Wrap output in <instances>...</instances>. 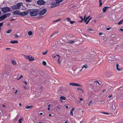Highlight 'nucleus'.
Masks as SVG:
<instances>
[{
    "label": "nucleus",
    "instance_id": "obj_29",
    "mask_svg": "<svg viewBox=\"0 0 123 123\" xmlns=\"http://www.w3.org/2000/svg\"><path fill=\"white\" fill-rule=\"evenodd\" d=\"M120 106L122 107H123V102L121 103L120 104Z\"/></svg>",
    "mask_w": 123,
    "mask_h": 123
},
{
    "label": "nucleus",
    "instance_id": "obj_55",
    "mask_svg": "<svg viewBox=\"0 0 123 123\" xmlns=\"http://www.w3.org/2000/svg\"><path fill=\"white\" fill-rule=\"evenodd\" d=\"M68 122L67 121H66L65 122H64L63 123H67Z\"/></svg>",
    "mask_w": 123,
    "mask_h": 123
},
{
    "label": "nucleus",
    "instance_id": "obj_12",
    "mask_svg": "<svg viewBox=\"0 0 123 123\" xmlns=\"http://www.w3.org/2000/svg\"><path fill=\"white\" fill-rule=\"evenodd\" d=\"M11 15V14L9 13H6L4 15V16L5 17V18L7 17H9Z\"/></svg>",
    "mask_w": 123,
    "mask_h": 123
},
{
    "label": "nucleus",
    "instance_id": "obj_18",
    "mask_svg": "<svg viewBox=\"0 0 123 123\" xmlns=\"http://www.w3.org/2000/svg\"><path fill=\"white\" fill-rule=\"evenodd\" d=\"M60 99L61 100H65V98L64 97L62 96L60 97Z\"/></svg>",
    "mask_w": 123,
    "mask_h": 123
},
{
    "label": "nucleus",
    "instance_id": "obj_61",
    "mask_svg": "<svg viewBox=\"0 0 123 123\" xmlns=\"http://www.w3.org/2000/svg\"><path fill=\"white\" fill-rule=\"evenodd\" d=\"M49 116H51V115L50 114H49Z\"/></svg>",
    "mask_w": 123,
    "mask_h": 123
},
{
    "label": "nucleus",
    "instance_id": "obj_49",
    "mask_svg": "<svg viewBox=\"0 0 123 123\" xmlns=\"http://www.w3.org/2000/svg\"><path fill=\"white\" fill-rule=\"evenodd\" d=\"M120 30L122 31H123V29H120Z\"/></svg>",
    "mask_w": 123,
    "mask_h": 123
},
{
    "label": "nucleus",
    "instance_id": "obj_57",
    "mask_svg": "<svg viewBox=\"0 0 123 123\" xmlns=\"http://www.w3.org/2000/svg\"><path fill=\"white\" fill-rule=\"evenodd\" d=\"M50 108L48 107V110H50Z\"/></svg>",
    "mask_w": 123,
    "mask_h": 123
},
{
    "label": "nucleus",
    "instance_id": "obj_44",
    "mask_svg": "<svg viewBox=\"0 0 123 123\" xmlns=\"http://www.w3.org/2000/svg\"><path fill=\"white\" fill-rule=\"evenodd\" d=\"M99 35H102V33L101 32H99Z\"/></svg>",
    "mask_w": 123,
    "mask_h": 123
},
{
    "label": "nucleus",
    "instance_id": "obj_38",
    "mask_svg": "<svg viewBox=\"0 0 123 123\" xmlns=\"http://www.w3.org/2000/svg\"><path fill=\"white\" fill-rule=\"evenodd\" d=\"M67 20L68 21H69L70 22V21H71V19L69 18H67Z\"/></svg>",
    "mask_w": 123,
    "mask_h": 123
},
{
    "label": "nucleus",
    "instance_id": "obj_5",
    "mask_svg": "<svg viewBox=\"0 0 123 123\" xmlns=\"http://www.w3.org/2000/svg\"><path fill=\"white\" fill-rule=\"evenodd\" d=\"M90 16H89L86 18H86V15H85L84 16V21H85V22L86 23V24H87L88 23L89 20L91 19L92 18H91L88 19V18L90 17Z\"/></svg>",
    "mask_w": 123,
    "mask_h": 123
},
{
    "label": "nucleus",
    "instance_id": "obj_6",
    "mask_svg": "<svg viewBox=\"0 0 123 123\" xmlns=\"http://www.w3.org/2000/svg\"><path fill=\"white\" fill-rule=\"evenodd\" d=\"M45 3V1L43 0H39L37 1V3L40 5H43Z\"/></svg>",
    "mask_w": 123,
    "mask_h": 123
},
{
    "label": "nucleus",
    "instance_id": "obj_17",
    "mask_svg": "<svg viewBox=\"0 0 123 123\" xmlns=\"http://www.w3.org/2000/svg\"><path fill=\"white\" fill-rule=\"evenodd\" d=\"M88 67V66L86 64L84 65L82 67V69L85 68H87Z\"/></svg>",
    "mask_w": 123,
    "mask_h": 123
},
{
    "label": "nucleus",
    "instance_id": "obj_22",
    "mask_svg": "<svg viewBox=\"0 0 123 123\" xmlns=\"http://www.w3.org/2000/svg\"><path fill=\"white\" fill-rule=\"evenodd\" d=\"M12 31V29H9L6 32V33L7 34H9L11 33Z\"/></svg>",
    "mask_w": 123,
    "mask_h": 123
},
{
    "label": "nucleus",
    "instance_id": "obj_7",
    "mask_svg": "<svg viewBox=\"0 0 123 123\" xmlns=\"http://www.w3.org/2000/svg\"><path fill=\"white\" fill-rule=\"evenodd\" d=\"M28 14V12L27 11L22 12L20 13V15L21 16H26Z\"/></svg>",
    "mask_w": 123,
    "mask_h": 123
},
{
    "label": "nucleus",
    "instance_id": "obj_37",
    "mask_svg": "<svg viewBox=\"0 0 123 123\" xmlns=\"http://www.w3.org/2000/svg\"><path fill=\"white\" fill-rule=\"evenodd\" d=\"M32 0H25L27 2H31Z\"/></svg>",
    "mask_w": 123,
    "mask_h": 123
},
{
    "label": "nucleus",
    "instance_id": "obj_16",
    "mask_svg": "<svg viewBox=\"0 0 123 123\" xmlns=\"http://www.w3.org/2000/svg\"><path fill=\"white\" fill-rule=\"evenodd\" d=\"M33 107V106L31 105H27L25 106V108L27 109L31 108Z\"/></svg>",
    "mask_w": 123,
    "mask_h": 123
},
{
    "label": "nucleus",
    "instance_id": "obj_64",
    "mask_svg": "<svg viewBox=\"0 0 123 123\" xmlns=\"http://www.w3.org/2000/svg\"><path fill=\"white\" fill-rule=\"evenodd\" d=\"M39 123H42V122H40Z\"/></svg>",
    "mask_w": 123,
    "mask_h": 123
},
{
    "label": "nucleus",
    "instance_id": "obj_14",
    "mask_svg": "<svg viewBox=\"0 0 123 123\" xmlns=\"http://www.w3.org/2000/svg\"><path fill=\"white\" fill-rule=\"evenodd\" d=\"M74 110V108H73L70 111V115L71 116H73V111Z\"/></svg>",
    "mask_w": 123,
    "mask_h": 123
},
{
    "label": "nucleus",
    "instance_id": "obj_30",
    "mask_svg": "<svg viewBox=\"0 0 123 123\" xmlns=\"http://www.w3.org/2000/svg\"><path fill=\"white\" fill-rule=\"evenodd\" d=\"M43 64L44 65H46V62L45 61H43Z\"/></svg>",
    "mask_w": 123,
    "mask_h": 123
},
{
    "label": "nucleus",
    "instance_id": "obj_8",
    "mask_svg": "<svg viewBox=\"0 0 123 123\" xmlns=\"http://www.w3.org/2000/svg\"><path fill=\"white\" fill-rule=\"evenodd\" d=\"M26 59L30 61H31L33 60L34 58L30 56H27L26 57Z\"/></svg>",
    "mask_w": 123,
    "mask_h": 123
},
{
    "label": "nucleus",
    "instance_id": "obj_46",
    "mask_svg": "<svg viewBox=\"0 0 123 123\" xmlns=\"http://www.w3.org/2000/svg\"><path fill=\"white\" fill-rule=\"evenodd\" d=\"M110 28H107L106 30H110Z\"/></svg>",
    "mask_w": 123,
    "mask_h": 123
},
{
    "label": "nucleus",
    "instance_id": "obj_50",
    "mask_svg": "<svg viewBox=\"0 0 123 123\" xmlns=\"http://www.w3.org/2000/svg\"><path fill=\"white\" fill-rule=\"evenodd\" d=\"M88 30H89L90 31H92V29H90V28Z\"/></svg>",
    "mask_w": 123,
    "mask_h": 123
},
{
    "label": "nucleus",
    "instance_id": "obj_53",
    "mask_svg": "<svg viewBox=\"0 0 123 123\" xmlns=\"http://www.w3.org/2000/svg\"><path fill=\"white\" fill-rule=\"evenodd\" d=\"M24 82L26 85H27V83L26 82Z\"/></svg>",
    "mask_w": 123,
    "mask_h": 123
},
{
    "label": "nucleus",
    "instance_id": "obj_36",
    "mask_svg": "<svg viewBox=\"0 0 123 123\" xmlns=\"http://www.w3.org/2000/svg\"><path fill=\"white\" fill-rule=\"evenodd\" d=\"M19 37V36L17 34L15 35V38H18Z\"/></svg>",
    "mask_w": 123,
    "mask_h": 123
},
{
    "label": "nucleus",
    "instance_id": "obj_43",
    "mask_svg": "<svg viewBox=\"0 0 123 123\" xmlns=\"http://www.w3.org/2000/svg\"><path fill=\"white\" fill-rule=\"evenodd\" d=\"M92 101H91L90 102V103H89V105H89H89H91V104L92 103Z\"/></svg>",
    "mask_w": 123,
    "mask_h": 123
},
{
    "label": "nucleus",
    "instance_id": "obj_24",
    "mask_svg": "<svg viewBox=\"0 0 123 123\" xmlns=\"http://www.w3.org/2000/svg\"><path fill=\"white\" fill-rule=\"evenodd\" d=\"M28 34L29 35L31 36L32 35V32L31 31H30L28 32Z\"/></svg>",
    "mask_w": 123,
    "mask_h": 123
},
{
    "label": "nucleus",
    "instance_id": "obj_59",
    "mask_svg": "<svg viewBox=\"0 0 123 123\" xmlns=\"http://www.w3.org/2000/svg\"><path fill=\"white\" fill-rule=\"evenodd\" d=\"M50 105H48V107H50Z\"/></svg>",
    "mask_w": 123,
    "mask_h": 123
},
{
    "label": "nucleus",
    "instance_id": "obj_40",
    "mask_svg": "<svg viewBox=\"0 0 123 123\" xmlns=\"http://www.w3.org/2000/svg\"><path fill=\"white\" fill-rule=\"evenodd\" d=\"M112 96V95H109L108 96V97L109 98H111Z\"/></svg>",
    "mask_w": 123,
    "mask_h": 123
},
{
    "label": "nucleus",
    "instance_id": "obj_63",
    "mask_svg": "<svg viewBox=\"0 0 123 123\" xmlns=\"http://www.w3.org/2000/svg\"><path fill=\"white\" fill-rule=\"evenodd\" d=\"M82 69H82H82H80V71H82Z\"/></svg>",
    "mask_w": 123,
    "mask_h": 123
},
{
    "label": "nucleus",
    "instance_id": "obj_35",
    "mask_svg": "<svg viewBox=\"0 0 123 123\" xmlns=\"http://www.w3.org/2000/svg\"><path fill=\"white\" fill-rule=\"evenodd\" d=\"M70 24H73L75 22V21H70Z\"/></svg>",
    "mask_w": 123,
    "mask_h": 123
},
{
    "label": "nucleus",
    "instance_id": "obj_23",
    "mask_svg": "<svg viewBox=\"0 0 123 123\" xmlns=\"http://www.w3.org/2000/svg\"><path fill=\"white\" fill-rule=\"evenodd\" d=\"M123 23V19L121 20L118 23V25H120L122 24Z\"/></svg>",
    "mask_w": 123,
    "mask_h": 123
},
{
    "label": "nucleus",
    "instance_id": "obj_19",
    "mask_svg": "<svg viewBox=\"0 0 123 123\" xmlns=\"http://www.w3.org/2000/svg\"><path fill=\"white\" fill-rule=\"evenodd\" d=\"M119 64L118 63L116 64V68L117 69L118 71H120L121 70V69L118 68Z\"/></svg>",
    "mask_w": 123,
    "mask_h": 123
},
{
    "label": "nucleus",
    "instance_id": "obj_21",
    "mask_svg": "<svg viewBox=\"0 0 123 123\" xmlns=\"http://www.w3.org/2000/svg\"><path fill=\"white\" fill-rule=\"evenodd\" d=\"M57 57H58V58H57L58 62L59 63H60V56L59 55H57Z\"/></svg>",
    "mask_w": 123,
    "mask_h": 123
},
{
    "label": "nucleus",
    "instance_id": "obj_1",
    "mask_svg": "<svg viewBox=\"0 0 123 123\" xmlns=\"http://www.w3.org/2000/svg\"><path fill=\"white\" fill-rule=\"evenodd\" d=\"M39 11L38 9H32L30 11V15L31 16H35L38 15Z\"/></svg>",
    "mask_w": 123,
    "mask_h": 123
},
{
    "label": "nucleus",
    "instance_id": "obj_20",
    "mask_svg": "<svg viewBox=\"0 0 123 123\" xmlns=\"http://www.w3.org/2000/svg\"><path fill=\"white\" fill-rule=\"evenodd\" d=\"M11 63L12 64L14 65H15L16 64V61L14 60H12L11 62Z\"/></svg>",
    "mask_w": 123,
    "mask_h": 123
},
{
    "label": "nucleus",
    "instance_id": "obj_10",
    "mask_svg": "<svg viewBox=\"0 0 123 123\" xmlns=\"http://www.w3.org/2000/svg\"><path fill=\"white\" fill-rule=\"evenodd\" d=\"M20 12L18 10H17L14 11L13 12V14L15 15H20Z\"/></svg>",
    "mask_w": 123,
    "mask_h": 123
},
{
    "label": "nucleus",
    "instance_id": "obj_25",
    "mask_svg": "<svg viewBox=\"0 0 123 123\" xmlns=\"http://www.w3.org/2000/svg\"><path fill=\"white\" fill-rule=\"evenodd\" d=\"M74 41L73 40L69 41H68V43H74Z\"/></svg>",
    "mask_w": 123,
    "mask_h": 123
},
{
    "label": "nucleus",
    "instance_id": "obj_39",
    "mask_svg": "<svg viewBox=\"0 0 123 123\" xmlns=\"http://www.w3.org/2000/svg\"><path fill=\"white\" fill-rule=\"evenodd\" d=\"M102 113H103L105 114H108V113H106V112H102Z\"/></svg>",
    "mask_w": 123,
    "mask_h": 123
},
{
    "label": "nucleus",
    "instance_id": "obj_62",
    "mask_svg": "<svg viewBox=\"0 0 123 123\" xmlns=\"http://www.w3.org/2000/svg\"><path fill=\"white\" fill-rule=\"evenodd\" d=\"M2 106H3V107H5V105H2Z\"/></svg>",
    "mask_w": 123,
    "mask_h": 123
},
{
    "label": "nucleus",
    "instance_id": "obj_42",
    "mask_svg": "<svg viewBox=\"0 0 123 123\" xmlns=\"http://www.w3.org/2000/svg\"><path fill=\"white\" fill-rule=\"evenodd\" d=\"M95 82H97L99 85L100 84V83L98 81H95Z\"/></svg>",
    "mask_w": 123,
    "mask_h": 123
},
{
    "label": "nucleus",
    "instance_id": "obj_28",
    "mask_svg": "<svg viewBox=\"0 0 123 123\" xmlns=\"http://www.w3.org/2000/svg\"><path fill=\"white\" fill-rule=\"evenodd\" d=\"M22 118H20V119L18 121V122L19 123H22Z\"/></svg>",
    "mask_w": 123,
    "mask_h": 123
},
{
    "label": "nucleus",
    "instance_id": "obj_3",
    "mask_svg": "<svg viewBox=\"0 0 123 123\" xmlns=\"http://www.w3.org/2000/svg\"><path fill=\"white\" fill-rule=\"evenodd\" d=\"M2 11L4 13H5L9 12L11 11L10 8L8 7H5L1 9Z\"/></svg>",
    "mask_w": 123,
    "mask_h": 123
},
{
    "label": "nucleus",
    "instance_id": "obj_2",
    "mask_svg": "<svg viewBox=\"0 0 123 123\" xmlns=\"http://www.w3.org/2000/svg\"><path fill=\"white\" fill-rule=\"evenodd\" d=\"M21 7V4L20 3H18L16 5H13L11 7V8L13 9H19Z\"/></svg>",
    "mask_w": 123,
    "mask_h": 123
},
{
    "label": "nucleus",
    "instance_id": "obj_34",
    "mask_svg": "<svg viewBox=\"0 0 123 123\" xmlns=\"http://www.w3.org/2000/svg\"><path fill=\"white\" fill-rule=\"evenodd\" d=\"M3 23L2 22L0 23V27L2 26L3 25Z\"/></svg>",
    "mask_w": 123,
    "mask_h": 123
},
{
    "label": "nucleus",
    "instance_id": "obj_41",
    "mask_svg": "<svg viewBox=\"0 0 123 123\" xmlns=\"http://www.w3.org/2000/svg\"><path fill=\"white\" fill-rule=\"evenodd\" d=\"M57 57V55H52V57H53V58H56V57Z\"/></svg>",
    "mask_w": 123,
    "mask_h": 123
},
{
    "label": "nucleus",
    "instance_id": "obj_51",
    "mask_svg": "<svg viewBox=\"0 0 123 123\" xmlns=\"http://www.w3.org/2000/svg\"><path fill=\"white\" fill-rule=\"evenodd\" d=\"M80 101H82L83 100V99L81 98H80Z\"/></svg>",
    "mask_w": 123,
    "mask_h": 123
},
{
    "label": "nucleus",
    "instance_id": "obj_48",
    "mask_svg": "<svg viewBox=\"0 0 123 123\" xmlns=\"http://www.w3.org/2000/svg\"><path fill=\"white\" fill-rule=\"evenodd\" d=\"M10 49V48H6V49Z\"/></svg>",
    "mask_w": 123,
    "mask_h": 123
},
{
    "label": "nucleus",
    "instance_id": "obj_27",
    "mask_svg": "<svg viewBox=\"0 0 123 123\" xmlns=\"http://www.w3.org/2000/svg\"><path fill=\"white\" fill-rule=\"evenodd\" d=\"M99 5L100 6H101L102 5V1L101 0L100 1V0H99Z\"/></svg>",
    "mask_w": 123,
    "mask_h": 123
},
{
    "label": "nucleus",
    "instance_id": "obj_33",
    "mask_svg": "<svg viewBox=\"0 0 123 123\" xmlns=\"http://www.w3.org/2000/svg\"><path fill=\"white\" fill-rule=\"evenodd\" d=\"M79 17L81 19V21L80 22H81L82 21H83V18H82V17L80 16H79Z\"/></svg>",
    "mask_w": 123,
    "mask_h": 123
},
{
    "label": "nucleus",
    "instance_id": "obj_9",
    "mask_svg": "<svg viewBox=\"0 0 123 123\" xmlns=\"http://www.w3.org/2000/svg\"><path fill=\"white\" fill-rule=\"evenodd\" d=\"M69 85L72 86H80V84L77 83H70L69 84Z\"/></svg>",
    "mask_w": 123,
    "mask_h": 123
},
{
    "label": "nucleus",
    "instance_id": "obj_52",
    "mask_svg": "<svg viewBox=\"0 0 123 123\" xmlns=\"http://www.w3.org/2000/svg\"><path fill=\"white\" fill-rule=\"evenodd\" d=\"M112 105H114L115 104V103L114 102H112Z\"/></svg>",
    "mask_w": 123,
    "mask_h": 123
},
{
    "label": "nucleus",
    "instance_id": "obj_26",
    "mask_svg": "<svg viewBox=\"0 0 123 123\" xmlns=\"http://www.w3.org/2000/svg\"><path fill=\"white\" fill-rule=\"evenodd\" d=\"M61 19H57L56 20H54L53 21V22H58L61 20Z\"/></svg>",
    "mask_w": 123,
    "mask_h": 123
},
{
    "label": "nucleus",
    "instance_id": "obj_13",
    "mask_svg": "<svg viewBox=\"0 0 123 123\" xmlns=\"http://www.w3.org/2000/svg\"><path fill=\"white\" fill-rule=\"evenodd\" d=\"M10 43L13 44L17 43H18L17 40L11 41H10Z\"/></svg>",
    "mask_w": 123,
    "mask_h": 123
},
{
    "label": "nucleus",
    "instance_id": "obj_47",
    "mask_svg": "<svg viewBox=\"0 0 123 123\" xmlns=\"http://www.w3.org/2000/svg\"><path fill=\"white\" fill-rule=\"evenodd\" d=\"M15 19H12L11 20V21H12L13 20H15Z\"/></svg>",
    "mask_w": 123,
    "mask_h": 123
},
{
    "label": "nucleus",
    "instance_id": "obj_32",
    "mask_svg": "<svg viewBox=\"0 0 123 123\" xmlns=\"http://www.w3.org/2000/svg\"><path fill=\"white\" fill-rule=\"evenodd\" d=\"M47 51L46 52H44L43 53H42L43 55H46L47 53Z\"/></svg>",
    "mask_w": 123,
    "mask_h": 123
},
{
    "label": "nucleus",
    "instance_id": "obj_15",
    "mask_svg": "<svg viewBox=\"0 0 123 123\" xmlns=\"http://www.w3.org/2000/svg\"><path fill=\"white\" fill-rule=\"evenodd\" d=\"M5 18V17L4 16V15L0 16V21L4 20Z\"/></svg>",
    "mask_w": 123,
    "mask_h": 123
},
{
    "label": "nucleus",
    "instance_id": "obj_11",
    "mask_svg": "<svg viewBox=\"0 0 123 123\" xmlns=\"http://www.w3.org/2000/svg\"><path fill=\"white\" fill-rule=\"evenodd\" d=\"M110 7H108V6H105L104 7L102 11H103L104 12H105L106 11V10L108 9V8Z\"/></svg>",
    "mask_w": 123,
    "mask_h": 123
},
{
    "label": "nucleus",
    "instance_id": "obj_56",
    "mask_svg": "<svg viewBox=\"0 0 123 123\" xmlns=\"http://www.w3.org/2000/svg\"><path fill=\"white\" fill-rule=\"evenodd\" d=\"M40 114L41 115H43V113H40Z\"/></svg>",
    "mask_w": 123,
    "mask_h": 123
},
{
    "label": "nucleus",
    "instance_id": "obj_31",
    "mask_svg": "<svg viewBox=\"0 0 123 123\" xmlns=\"http://www.w3.org/2000/svg\"><path fill=\"white\" fill-rule=\"evenodd\" d=\"M23 77V76L22 75H21L20 77L17 79L18 80H20L21 78H22Z\"/></svg>",
    "mask_w": 123,
    "mask_h": 123
},
{
    "label": "nucleus",
    "instance_id": "obj_60",
    "mask_svg": "<svg viewBox=\"0 0 123 123\" xmlns=\"http://www.w3.org/2000/svg\"><path fill=\"white\" fill-rule=\"evenodd\" d=\"M106 90H104L103 91V92H104Z\"/></svg>",
    "mask_w": 123,
    "mask_h": 123
},
{
    "label": "nucleus",
    "instance_id": "obj_54",
    "mask_svg": "<svg viewBox=\"0 0 123 123\" xmlns=\"http://www.w3.org/2000/svg\"><path fill=\"white\" fill-rule=\"evenodd\" d=\"M65 107L67 109L68 108V106H65Z\"/></svg>",
    "mask_w": 123,
    "mask_h": 123
},
{
    "label": "nucleus",
    "instance_id": "obj_58",
    "mask_svg": "<svg viewBox=\"0 0 123 123\" xmlns=\"http://www.w3.org/2000/svg\"><path fill=\"white\" fill-rule=\"evenodd\" d=\"M19 105L20 106H21L22 105V104L21 103H20L19 104Z\"/></svg>",
    "mask_w": 123,
    "mask_h": 123
},
{
    "label": "nucleus",
    "instance_id": "obj_45",
    "mask_svg": "<svg viewBox=\"0 0 123 123\" xmlns=\"http://www.w3.org/2000/svg\"><path fill=\"white\" fill-rule=\"evenodd\" d=\"M18 92V90H16V91L15 92V93H16L17 92Z\"/></svg>",
    "mask_w": 123,
    "mask_h": 123
},
{
    "label": "nucleus",
    "instance_id": "obj_4",
    "mask_svg": "<svg viewBox=\"0 0 123 123\" xmlns=\"http://www.w3.org/2000/svg\"><path fill=\"white\" fill-rule=\"evenodd\" d=\"M47 11V10L46 9H43L39 13V16H41L44 15L46 13Z\"/></svg>",
    "mask_w": 123,
    "mask_h": 123
}]
</instances>
